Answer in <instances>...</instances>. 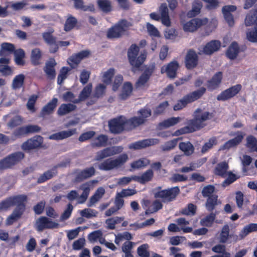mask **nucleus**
I'll list each match as a JSON object with an SVG mask.
<instances>
[{
  "mask_svg": "<svg viewBox=\"0 0 257 257\" xmlns=\"http://www.w3.org/2000/svg\"><path fill=\"white\" fill-rule=\"evenodd\" d=\"M212 251L216 253L210 257H231V253L226 250V246L221 244H217L211 248Z\"/></svg>",
  "mask_w": 257,
  "mask_h": 257,
  "instance_id": "nucleus-24",
  "label": "nucleus"
},
{
  "mask_svg": "<svg viewBox=\"0 0 257 257\" xmlns=\"http://www.w3.org/2000/svg\"><path fill=\"white\" fill-rule=\"evenodd\" d=\"M40 130V128L38 125H30L19 128L15 132V134L16 136H20L26 133L37 132Z\"/></svg>",
  "mask_w": 257,
  "mask_h": 257,
  "instance_id": "nucleus-31",
  "label": "nucleus"
},
{
  "mask_svg": "<svg viewBox=\"0 0 257 257\" xmlns=\"http://www.w3.org/2000/svg\"><path fill=\"white\" fill-rule=\"evenodd\" d=\"M107 141V138L106 136L100 135L93 140L92 145L95 147H102L106 145Z\"/></svg>",
  "mask_w": 257,
  "mask_h": 257,
  "instance_id": "nucleus-54",
  "label": "nucleus"
},
{
  "mask_svg": "<svg viewBox=\"0 0 257 257\" xmlns=\"http://www.w3.org/2000/svg\"><path fill=\"white\" fill-rule=\"evenodd\" d=\"M162 207V203L159 201H155L146 211V214L152 213L157 212Z\"/></svg>",
  "mask_w": 257,
  "mask_h": 257,
  "instance_id": "nucleus-62",
  "label": "nucleus"
},
{
  "mask_svg": "<svg viewBox=\"0 0 257 257\" xmlns=\"http://www.w3.org/2000/svg\"><path fill=\"white\" fill-rule=\"evenodd\" d=\"M236 10V7L233 5L225 6L222 9L224 19L229 27H232L234 24V20L231 13Z\"/></svg>",
  "mask_w": 257,
  "mask_h": 257,
  "instance_id": "nucleus-20",
  "label": "nucleus"
},
{
  "mask_svg": "<svg viewBox=\"0 0 257 257\" xmlns=\"http://www.w3.org/2000/svg\"><path fill=\"white\" fill-rule=\"evenodd\" d=\"M105 190L102 187H100L95 192V194L90 198L89 206H91L97 202L104 195Z\"/></svg>",
  "mask_w": 257,
  "mask_h": 257,
  "instance_id": "nucleus-41",
  "label": "nucleus"
},
{
  "mask_svg": "<svg viewBox=\"0 0 257 257\" xmlns=\"http://www.w3.org/2000/svg\"><path fill=\"white\" fill-rule=\"evenodd\" d=\"M198 56L196 52L193 50H189L186 55L185 63L186 68L192 69L198 64Z\"/></svg>",
  "mask_w": 257,
  "mask_h": 257,
  "instance_id": "nucleus-15",
  "label": "nucleus"
},
{
  "mask_svg": "<svg viewBox=\"0 0 257 257\" xmlns=\"http://www.w3.org/2000/svg\"><path fill=\"white\" fill-rule=\"evenodd\" d=\"M207 22V18L193 19L188 21H182L183 29L185 32H193Z\"/></svg>",
  "mask_w": 257,
  "mask_h": 257,
  "instance_id": "nucleus-7",
  "label": "nucleus"
},
{
  "mask_svg": "<svg viewBox=\"0 0 257 257\" xmlns=\"http://www.w3.org/2000/svg\"><path fill=\"white\" fill-rule=\"evenodd\" d=\"M131 26L130 23L122 20L108 30L107 37L109 39L119 38L124 35Z\"/></svg>",
  "mask_w": 257,
  "mask_h": 257,
  "instance_id": "nucleus-4",
  "label": "nucleus"
},
{
  "mask_svg": "<svg viewBox=\"0 0 257 257\" xmlns=\"http://www.w3.org/2000/svg\"><path fill=\"white\" fill-rule=\"evenodd\" d=\"M92 89V84L89 83L84 87L80 93L78 101H83L87 98L90 95Z\"/></svg>",
  "mask_w": 257,
  "mask_h": 257,
  "instance_id": "nucleus-43",
  "label": "nucleus"
},
{
  "mask_svg": "<svg viewBox=\"0 0 257 257\" xmlns=\"http://www.w3.org/2000/svg\"><path fill=\"white\" fill-rule=\"evenodd\" d=\"M246 147L251 151L257 152V140L252 136H248L246 139ZM255 165L257 167V160L255 162Z\"/></svg>",
  "mask_w": 257,
  "mask_h": 257,
  "instance_id": "nucleus-35",
  "label": "nucleus"
},
{
  "mask_svg": "<svg viewBox=\"0 0 257 257\" xmlns=\"http://www.w3.org/2000/svg\"><path fill=\"white\" fill-rule=\"evenodd\" d=\"M159 141L157 139H149L136 142L128 146L130 149L139 150L158 144Z\"/></svg>",
  "mask_w": 257,
  "mask_h": 257,
  "instance_id": "nucleus-17",
  "label": "nucleus"
},
{
  "mask_svg": "<svg viewBox=\"0 0 257 257\" xmlns=\"http://www.w3.org/2000/svg\"><path fill=\"white\" fill-rule=\"evenodd\" d=\"M79 213L82 217L89 218L96 216L97 215V212L94 210L89 208H86L83 210H80Z\"/></svg>",
  "mask_w": 257,
  "mask_h": 257,
  "instance_id": "nucleus-60",
  "label": "nucleus"
},
{
  "mask_svg": "<svg viewBox=\"0 0 257 257\" xmlns=\"http://www.w3.org/2000/svg\"><path fill=\"white\" fill-rule=\"evenodd\" d=\"M182 118L180 117H172L166 119L159 124L160 128H168L172 126L181 121Z\"/></svg>",
  "mask_w": 257,
  "mask_h": 257,
  "instance_id": "nucleus-32",
  "label": "nucleus"
},
{
  "mask_svg": "<svg viewBox=\"0 0 257 257\" xmlns=\"http://www.w3.org/2000/svg\"><path fill=\"white\" fill-rule=\"evenodd\" d=\"M26 200L25 195L10 197L0 202V212L5 211L11 207L16 205L17 208H24V202Z\"/></svg>",
  "mask_w": 257,
  "mask_h": 257,
  "instance_id": "nucleus-3",
  "label": "nucleus"
},
{
  "mask_svg": "<svg viewBox=\"0 0 257 257\" xmlns=\"http://www.w3.org/2000/svg\"><path fill=\"white\" fill-rule=\"evenodd\" d=\"M179 192V188L173 187L167 190H162L155 193L156 198H160L163 202H170L174 200Z\"/></svg>",
  "mask_w": 257,
  "mask_h": 257,
  "instance_id": "nucleus-9",
  "label": "nucleus"
},
{
  "mask_svg": "<svg viewBox=\"0 0 257 257\" xmlns=\"http://www.w3.org/2000/svg\"><path fill=\"white\" fill-rule=\"evenodd\" d=\"M133 91V85L130 82H124L121 87V92L119 97L121 100L127 99L132 94Z\"/></svg>",
  "mask_w": 257,
  "mask_h": 257,
  "instance_id": "nucleus-25",
  "label": "nucleus"
},
{
  "mask_svg": "<svg viewBox=\"0 0 257 257\" xmlns=\"http://www.w3.org/2000/svg\"><path fill=\"white\" fill-rule=\"evenodd\" d=\"M73 207L71 204L67 205V208L64 210L63 213L61 215L59 221H64L67 220L71 216Z\"/></svg>",
  "mask_w": 257,
  "mask_h": 257,
  "instance_id": "nucleus-59",
  "label": "nucleus"
},
{
  "mask_svg": "<svg viewBox=\"0 0 257 257\" xmlns=\"http://www.w3.org/2000/svg\"><path fill=\"white\" fill-rule=\"evenodd\" d=\"M193 119L188 121V125L176 131L172 136H179L182 134L193 132L203 127L205 121L211 119L212 114L204 108L196 109L193 114Z\"/></svg>",
  "mask_w": 257,
  "mask_h": 257,
  "instance_id": "nucleus-1",
  "label": "nucleus"
},
{
  "mask_svg": "<svg viewBox=\"0 0 257 257\" xmlns=\"http://www.w3.org/2000/svg\"><path fill=\"white\" fill-rule=\"evenodd\" d=\"M235 135L234 138L226 142L223 145L221 146L219 150H228L232 148L236 147L242 141L244 136V134L242 132H237Z\"/></svg>",
  "mask_w": 257,
  "mask_h": 257,
  "instance_id": "nucleus-18",
  "label": "nucleus"
},
{
  "mask_svg": "<svg viewBox=\"0 0 257 257\" xmlns=\"http://www.w3.org/2000/svg\"><path fill=\"white\" fill-rule=\"evenodd\" d=\"M205 88L202 87L186 96V99L190 103L199 98L205 92Z\"/></svg>",
  "mask_w": 257,
  "mask_h": 257,
  "instance_id": "nucleus-40",
  "label": "nucleus"
},
{
  "mask_svg": "<svg viewBox=\"0 0 257 257\" xmlns=\"http://www.w3.org/2000/svg\"><path fill=\"white\" fill-rule=\"evenodd\" d=\"M25 76L23 74H19L15 76L13 81V87L14 89L21 88L24 83Z\"/></svg>",
  "mask_w": 257,
  "mask_h": 257,
  "instance_id": "nucleus-51",
  "label": "nucleus"
},
{
  "mask_svg": "<svg viewBox=\"0 0 257 257\" xmlns=\"http://www.w3.org/2000/svg\"><path fill=\"white\" fill-rule=\"evenodd\" d=\"M89 55L90 52L87 50L81 51L70 57L68 59L67 62L72 68H74L83 59L88 57Z\"/></svg>",
  "mask_w": 257,
  "mask_h": 257,
  "instance_id": "nucleus-16",
  "label": "nucleus"
},
{
  "mask_svg": "<svg viewBox=\"0 0 257 257\" xmlns=\"http://www.w3.org/2000/svg\"><path fill=\"white\" fill-rule=\"evenodd\" d=\"M239 52L238 45L235 42H233L229 47L227 52V56L230 59H234L236 57Z\"/></svg>",
  "mask_w": 257,
  "mask_h": 257,
  "instance_id": "nucleus-38",
  "label": "nucleus"
},
{
  "mask_svg": "<svg viewBox=\"0 0 257 257\" xmlns=\"http://www.w3.org/2000/svg\"><path fill=\"white\" fill-rule=\"evenodd\" d=\"M132 239V236L128 232H124L122 233H118L115 235L114 242L116 244H119L122 241L126 240H129Z\"/></svg>",
  "mask_w": 257,
  "mask_h": 257,
  "instance_id": "nucleus-46",
  "label": "nucleus"
},
{
  "mask_svg": "<svg viewBox=\"0 0 257 257\" xmlns=\"http://www.w3.org/2000/svg\"><path fill=\"white\" fill-rule=\"evenodd\" d=\"M122 150L123 148L121 146H114L107 148L98 152L96 154L95 159L98 161L101 160L105 158L119 154L121 153Z\"/></svg>",
  "mask_w": 257,
  "mask_h": 257,
  "instance_id": "nucleus-12",
  "label": "nucleus"
},
{
  "mask_svg": "<svg viewBox=\"0 0 257 257\" xmlns=\"http://www.w3.org/2000/svg\"><path fill=\"white\" fill-rule=\"evenodd\" d=\"M128 160V155L123 154L116 158H109L98 165L99 169L103 171H110L120 167Z\"/></svg>",
  "mask_w": 257,
  "mask_h": 257,
  "instance_id": "nucleus-2",
  "label": "nucleus"
},
{
  "mask_svg": "<svg viewBox=\"0 0 257 257\" xmlns=\"http://www.w3.org/2000/svg\"><path fill=\"white\" fill-rule=\"evenodd\" d=\"M202 7V4L199 1H195L193 4L192 9L188 13L189 17H194L198 14Z\"/></svg>",
  "mask_w": 257,
  "mask_h": 257,
  "instance_id": "nucleus-58",
  "label": "nucleus"
},
{
  "mask_svg": "<svg viewBox=\"0 0 257 257\" xmlns=\"http://www.w3.org/2000/svg\"><path fill=\"white\" fill-rule=\"evenodd\" d=\"M106 88V85L104 83L98 84L95 88L94 96L97 98L102 96L105 93Z\"/></svg>",
  "mask_w": 257,
  "mask_h": 257,
  "instance_id": "nucleus-57",
  "label": "nucleus"
},
{
  "mask_svg": "<svg viewBox=\"0 0 257 257\" xmlns=\"http://www.w3.org/2000/svg\"><path fill=\"white\" fill-rule=\"evenodd\" d=\"M153 176V172L152 170H148L145 172L142 175L136 176V181L141 183H144L151 180Z\"/></svg>",
  "mask_w": 257,
  "mask_h": 257,
  "instance_id": "nucleus-42",
  "label": "nucleus"
},
{
  "mask_svg": "<svg viewBox=\"0 0 257 257\" xmlns=\"http://www.w3.org/2000/svg\"><path fill=\"white\" fill-rule=\"evenodd\" d=\"M176 222L180 226L181 230L184 232H191L192 231V228L186 227V226L189 224V222L186 220L184 218H179L176 220Z\"/></svg>",
  "mask_w": 257,
  "mask_h": 257,
  "instance_id": "nucleus-45",
  "label": "nucleus"
},
{
  "mask_svg": "<svg viewBox=\"0 0 257 257\" xmlns=\"http://www.w3.org/2000/svg\"><path fill=\"white\" fill-rule=\"evenodd\" d=\"M241 88L240 85H234L223 91L218 95L217 99L219 100H225L229 99L237 94L240 90Z\"/></svg>",
  "mask_w": 257,
  "mask_h": 257,
  "instance_id": "nucleus-19",
  "label": "nucleus"
},
{
  "mask_svg": "<svg viewBox=\"0 0 257 257\" xmlns=\"http://www.w3.org/2000/svg\"><path fill=\"white\" fill-rule=\"evenodd\" d=\"M15 62L17 65H23L25 64L24 58L25 52L22 49L17 50L15 52Z\"/></svg>",
  "mask_w": 257,
  "mask_h": 257,
  "instance_id": "nucleus-49",
  "label": "nucleus"
},
{
  "mask_svg": "<svg viewBox=\"0 0 257 257\" xmlns=\"http://www.w3.org/2000/svg\"><path fill=\"white\" fill-rule=\"evenodd\" d=\"M57 102L58 99L57 98H53L43 108L41 112L42 115L44 116L52 113L57 105Z\"/></svg>",
  "mask_w": 257,
  "mask_h": 257,
  "instance_id": "nucleus-33",
  "label": "nucleus"
},
{
  "mask_svg": "<svg viewBox=\"0 0 257 257\" xmlns=\"http://www.w3.org/2000/svg\"><path fill=\"white\" fill-rule=\"evenodd\" d=\"M14 49L15 47L13 44L9 43H3L1 45L0 56H8L10 54H11L14 51Z\"/></svg>",
  "mask_w": 257,
  "mask_h": 257,
  "instance_id": "nucleus-36",
  "label": "nucleus"
},
{
  "mask_svg": "<svg viewBox=\"0 0 257 257\" xmlns=\"http://www.w3.org/2000/svg\"><path fill=\"white\" fill-rule=\"evenodd\" d=\"M58 222L52 220L47 217L43 216L38 218L36 222L35 227L41 231L45 229H56L63 227Z\"/></svg>",
  "mask_w": 257,
  "mask_h": 257,
  "instance_id": "nucleus-6",
  "label": "nucleus"
},
{
  "mask_svg": "<svg viewBox=\"0 0 257 257\" xmlns=\"http://www.w3.org/2000/svg\"><path fill=\"white\" fill-rule=\"evenodd\" d=\"M217 144V140L215 138H212L206 142L201 149L202 154H205L210 150L214 145Z\"/></svg>",
  "mask_w": 257,
  "mask_h": 257,
  "instance_id": "nucleus-52",
  "label": "nucleus"
},
{
  "mask_svg": "<svg viewBox=\"0 0 257 257\" xmlns=\"http://www.w3.org/2000/svg\"><path fill=\"white\" fill-rule=\"evenodd\" d=\"M257 231V223H250L245 225L240 231L237 239L241 240L246 236L249 233Z\"/></svg>",
  "mask_w": 257,
  "mask_h": 257,
  "instance_id": "nucleus-27",
  "label": "nucleus"
},
{
  "mask_svg": "<svg viewBox=\"0 0 257 257\" xmlns=\"http://www.w3.org/2000/svg\"><path fill=\"white\" fill-rule=\"evenodd\" d=\"M56 65V62L54 59H50L46 64L45 72L48 77L50 79L55 78L56 75L54 67Z\"/></svg>",
  "mask_w": 257,
  "mask_h": 257,
  "instance_id": "nucleus-30",
  "label": "nucleus"
},
{
  "mask_svg": "<svg viewBox=\"0 0 257 257\" xmlns=\"http://www.w3.org/2000/svg\"><path fill=\"white\" fill-rule=\"evenodd\" d=\"M136 176H125L116 179L118 185L124 186L129 184L132 181H136Z\"/></svg>",
  "mask_w": 257,
  "mask_h": 257,
  "instance_id": "nucleus-47",
  "label": "nucleus"
},
{
  "mask_svg": "<svg viewBox=\"0 0 257 257\" xmlns=\"http://www.w3.org/2000/svg\"><path fill=\"white\" fill-rule=\"evenodd\" d=\"M24 158V155L22 152L13 153L0 161V169L11 167L19 163Z\"/></svg>",
  "mask_w": 257,
  "mask_h": 257,
  "instance_id": "nucleus-8",
  "label": "nucleus"
},
{
  "mask_svg": "<svg viewBox=\"0 0 257 257\" xmlns=\"http://www.w3.org/2000/svg\"><path fill=\"white\" fill-rule=\"evenodd\" d=\"M179 148L187 156L191 155L194 150L193 146L189 142L180 143Z\"/></svg>",
  "mask_w": 257,
  "mask_h": 257,
  "instance_id": "nucleus-39",
  "label": "nucleus"
},
{
  "mask_svg": "<svg viewBox=\"0 0 257 257\" xmlns=\"http://www.w3.org/2000/svg\"><path fill=\"white\" fill-rule=\"evenodd\" d=\"M95 169L93 167L86 168L82 171L78 175L77 180L87 179L93 176L95 174Z\"/></svg>",
  "mask_w": 257,
  "mask_h": 257,
  "instance_id": "nucleus-44",
  "label": "nucleus"
},
{
  "mask_svg": "<svg viewBox=\"0 0 257 257\" xmlns=\"http://www.w3.org/2000/svg\"><path fill=\"white\" fill-rule=\"evenodd\" d=\"M180 68L179 63L176 61H173L167 65H164L161 70V73H166L167 76L170 78H174L177 75V71Z\"/></svg>",
  "mask_w": 257,
  "mask_h": 257,
  "instance_id": "nucleus-13",
  "label": "nucleus"
},
{
  "mask_svg": "<svg viewBox=\"0 0 257 257\" xmlns=\"http://www.w3.org/2000/svg\"><path fill=\"white\" fill-rule=\"evenodd\" d=\"M140 116L139 117H134L130 121L134 126H137L143 123L145 119L151 115V112L150 109L145 108L140 111Z\"/></svg>",
  "mask_w": 257,
  "mask_h": 257,
  "instance_id": "nucleus-21",
  "label": "nucleus"
},
{
  "mask_svg": "<svg viewBox=\"0 0 257 257\" xmlns=\"http://www.w3.org/2000/svg\"><path fill=\"white\" fill-rule=\"evenodd\" d=\"M218 203L217 196L215 195H213L208 197L206 203V207L209 211L213 209L214 206Z\"/></svg>",
  "mask_w": 257,
  "mask_h": 257,
  "instance_id": "nucleus-55",
  "label": "nucleus"
},
{
  "mask_svg": "<svg viewBox=\"0 0 257 257\" xmlns=\"http://www.w3.org/2000/svg\"><path fill=\"white\" fill-rule=\"evenodd\" d=\"M115 73V70L112 68L102 71L100 76L101 81L106 85L110 84Z\"/></svg>",
  "mask_w": 257,
  "mask_h": 257,
  "instance_id": "nucleus-26",
  "label": "nucleus"
},
{
  "mask_svg": "<svg viewBox=\"0 0 257 257\" xmlns=\"http://www.w3.org/2000/svg\"><path fill=\"white\" fill-rule=\"evenodd\" d=\"M88 240L91 242L99 241L100 243L104 242V238L102 236V232L100 230H96L90 233L88 236Z\"/></svg>",
  "mask_w": 257,
  "mask_h": 257,
  "instance_id": "nucleus-34",
  "label": "nucleus"
},
{
  "mask_svg": "<svg viewBox=\"0 0 257 257\" xmlns=\"http://www.w3.org/2000/svg\"><path fill=\"white\" fill-rule=\"evenodd\" d=\"M221 47V43L218 40H212L198 48L200 55H211L218 51Z\"/></svg>",
  "mask_w": 257,
  "mask_h": 257,
  "instance_id": "nucleus-10",
  "label": "nucleus"
},
{
  "mask_svg": "<svg viewBox=\"0 0 257 257\" xmlns=\"http://www.w3.org/2000/svg\"><path fill=\"white\" fill-rule=\"evenodd\" d=\"M129 122H131L130 120ZM128 122L123 116L114 118L109 122L110 131L113 133H119L124 130L125 125Z\"/></svg>",
  "mask_w": 257,
  "mask_h": 257,
  "instance_id": "nucleus-11",
  "label": "nucleus"
},
{
  "mask_svg": "<svg viewBox=\"0 0 257 257\" xmlns=\"http://www.w3.org/2000/svg\"><path fill=\"white\" fill-rule=\"evenodd\" d=\"M24 208H17L6 219V225L9 226L17 221L21 217Z\"/></svg>",
  "mask_w": 257,
  "mask_h": 257,
  "instance_id": "nucleus-29",
  "label": "nucleus"
},
{
  "mask_svg": "<svg viewBox=\"0 0 257 257\" xmlns=\"http://www.w3.org/2000/svg\"><path fill=\"white\" fill-rule=\"evenodd\" d=\"M228 169V164L226 162H222L219 164L215 168V173L216 175L223 176Z\"/></svg>",
  "mask_w": 257,
  "mask_h": 257,
  "instance_id": "nucleus-53",
  "label": "nucleus"
},
{
  "mask_svg": "<svg viewBox=\"0 0 257 257\" xmlns=\"http://www.w3.org/2000/svg\"><path fill=\"white\" fill-rule=\"evenodd\" d=\"M149 161L146 159L143 158L139 160L133 162L131 166V167L135 169H140L145 167L149 164Z\"/></svg>",
  "mask_w": 257,
  "mask_h": 257,
  "instance_id": "nucleus-48",
  "label": "nucleus"
},
{
  "mask_svg": "<svg viewBox=\"0 0 257 257\" xmlns=\"http://www.w3.org/2000/svg\"><path fill=\"white\" fill-rule=\"evenodd\" d=\"M76 108V106L72 104H62L58 109L57 113L59 115L66 114Z\"/></svg>",
  "mask_w": 257,
  "mask_h": 257,
  "instance_id": "nucleus-37",
  "label": "nucleus"
},
{
  "mask_svg": "<svg viewBox=\"0 0 257 257\" xmlns=\"http://www.w3.org/2000/svg\"><path fill=\"white\" fill-rule=\"evenodd\" d=\"M77 20L73 17H69L67 19L65 26L64 30L66 31H69L72 30L76 25Z\"/></svg>",
  "mask_w": 257,
  "mask_h": 257,
  "instance_id": "nucleus-61",
  "label": "nucleus"
},
{
  "mask_svg": "<svg viewBox=\"0 0 257 257\" xmlns=\"http://www.w3.org/2000/svg\"><path fill=\"white\" fill-rule=\"evenodd\" d=\"M153 72V69L146 71L138 79L136 83L137 88L142 89L148 86V81Z\"/></svg>",
  "mask_w": 257,
  "mask_h": 257,
  "instance_id": "nucleus-23",
  "label": "nucleus"
},
{
  "mask_svg": "<svg viewBox=\"0 0 257 257\" xmlns=\"http://www.w3.org/2000/svg\"><path fill=\"white\" fill-rule=\"evenodd\" d=\"M222 74L220 72L216 73L212 78L208 81L207 87L209 90H214L217 88L221 83Z\"/></svg>",
  "mask_w": 257,
  "mask_h": 257,
  "instance_id": "nucleus-28",
  "label": "nucleus"
},
{
  "mask_svg": "<svg viewBox=\"0 0 257 257\" xmlns=\"http://www.w3.org/2000/svg\"><path fill=\"white\" fill-rule=\"evenodd\" d=\"M77 133L76 128L69 129L54 134L49 137L50 140H60L70 137Z\"/></svg>",
  "mask_w": 257,
  "mask_h": 257,
  "instance_id": "nucleus-22",
  "label": "nucleus"
},
{
  "mask_svg": "<svg viewBox=\"0 0 257 257\" xmlns=\"http://www.w3.org/2000/svg\"><path fill=\"white\" fill-rule=\"evenodd\" d=\"M148 248L149 245L147 244H144L139 246L137 249L138 255L140 257H149Z\"/></svg>",
  "mask_w": 257,
  "mask_h": 257,
  "instance_id": "nucleus-64",
  "label": "nucleus"
},
{
  "mask_svg": "<svg viewBox=\"0 0 257 257\" xmlns=\"http://www.w3.org/2000/svg\"><path fill=\"white\" fill-rule=\"evenodd\" d=\"M41 57V53L39 49L36 48L32 50L31 54V61L34 64H38L39 61Z\"/></svg>",
  "mask_w": 257,
  "mask_h": 257,
  "instance_id": "nucleus-63",
  "label": "nucleus"
},
{
  "mask_svg": "<svg viewBox=\"0 0 257 257\" xmlns=\"http://www.w3.org/2000/svg\"><path fill=\"white\" fill-rule=\"evenodd\" d=\"M139 47L136 45H132L128 50L127 55L131 65L135 68L139 67L146 58V53H141L138 56Z\"/></svg>",
  "mask_w": 257,
  "mask_h": 257,
  "instance_id": "nucleus-5",
  "label": "nucleus"
},
{
  "mask_svg": "<svg viewBox=\"0 0 257 257\" xmlns=\"http://www.w3.org/2000/svg\"><path fill=\"white\" fill-rule=\"evenodd\" d=\"M97 180H92L82 185L80 189L83 191V192L78 200V203H83L85 201L89 195L90 191L93 188L94 184H97Z\"/></svg>",
  "mask_w": 257,
  "mask_h": 257,
  "instance_id": "nucleus-14",
  "label": "nucleus"
},
{
  "mask_svg": "<svg viewBox=\"0 0 257 257\" xmlns=\"http://www.w3.org/2000/svg\"><path fill=\"white\" fill-rule=\"evenodd\" d=\"M229 228L228 225H225L223 227L220 232L219 240L221 243H225L227 241L229 238Z\"/></svg>",
  "mask_w": 257,
  "mask_h": 257,
  "instance_id": "nucleus-50",
  "label": "nucleus"
},
{
  "mask_svg": "<svg viewBox=\"0 0 257 257\" xmlns=\"http://www.w3.org/2000/svg\"><path fill=\"white\" fill-rule=\"evenodd\" d=\"M99 8L103 12H109L111 10V3L109 0H98Z\"/></svg>",
  "mask_w": 257,
  "mask_h": 257,
  "instance_id": "nucleus-56",
  "label": "nucleus"
}]
</instances>
